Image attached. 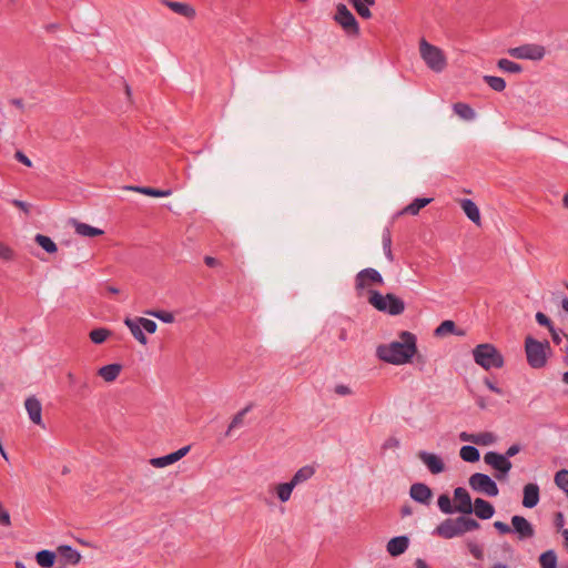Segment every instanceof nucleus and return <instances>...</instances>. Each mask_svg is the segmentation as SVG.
I'll use <instances>...</instances> for the list:
<instances>
[{"instance_id": "1", "label": "nucleus", "mask_w": 568, "mask_h": 568, "mask_svg": "<svg viewBox=\"0 0 568 568\" xmlns=\"http://www.w3.org/2000/svg\"><path fill=\"white\" fill-rule=\"evenodd\" d=\"M400 341L381 344L376 347V357L392 365H404L412 361L417 352V338L407 331L399 334Z\"/></svg>"}, {"instance_id": "2", "label": "nucleus", "mask_w": 568, "mask_h": 568, "mask_svg": "<svg viewBox=\"0 0 568 568\" xmlns=\"http://www.w3.org/2000/svg\"><path fill=\"white\" fill-rule=\"evenodd\" d=\"M479 523L468 516H459L456 518H447L443 520L433 531L432 535L439 536L444 539H453L463 536L466 532L477 530Z\"/></svg>"}, {"instance_id": "3", "label": "nucleus", "mask_w": 568, "mask_h": 568, "mask_svg": "<svg viewBox=\"0 0 568 568\" xmlns=\"http://www.w3.org/2000/svg\"><path fill=\"white\" fill-rule=\"evenodd\" d=\"M473 357L475 363L486 371L501 368L505 364L503 354L490 343L477 345L473 349Z\"/></svg>"}, {"instance_id": "4", "label": "nucleus", "mask_w": 568, "mask_h": 568, "mask_svg": "<svg viewBox=\"0 0 568 568\" xmlns=\"http://www.w3.org/2000/svg\"><path fill=\"white\" fill-rule=\"evenodd\" d=\"M369 303L379 312L396 316L405 311V302L395 294L383 295L378 291H371Z\"/></svg>"}, {"instance_id": "5", "label": "nucleus", "mask_w": 568, "mask_h": 568, "mask_svg": "<svg viewBox=\"0 0 568 568\" xmlns=\"http://www.w3.org/2000/svg\"><path fill=\"white\" fill-rule=\"evenodd\" d=\"M419 53L425 64L434 72L440 73L447 65V59L444 51L429 43L425 39L419 42Z\"/></svg>"}, {"instance_id": "6", "label": "nucleus", "mask_w": 568, "mask_h": 568, "mask_svg": "<svg viewBox=\"0 0 568 568\" xmlns=\"http://www.w3.org/2000/svg\"><path fill=\"white\" fill-rule=\"evenodd\" d=\"M549 348L547 341L539 342L531 336H527L525 339V351L527 362L532 368H541L547 363L546 351Z\"/></svg>"}, {"instance_id": "7", "label": "nucleus", "mask_w": 568, "mask_h": 568, "mask_svg": "<svg viewBox=\"0 0 568 568\" xmlns=\"http://www.w3.org/2000/svg\"><path fill=\"white\" fill-rule=\"evenodd\" d=\"M124 325L130 329L133 337L142 345L148 344V337L144 332L153 334L156 332L158 324L145 317H134L124 320Z\"/></svg>"}, {"instance_id": "8", "label": "nucleus", "mask_w": 568, "mask_h": 568, "mask_svg": "<svg viewBox=\"0 0 568 568\" xmlns=\"http://www.w3.org/2000/svg\"><path fill=\"white\" fill-rule=\"evenodd\" d=\"M334 20L343 28L346 34L352 37L359 36V24L346 4H337Z\"/></svg>"}, {"instance_id": "9", "label": "nucleus", "mask_w": 568, "mask_h": 568, "mask_svg": "<svg viewBox=\"0 0 568 568\" xmlns=\"http://www.w3.org/2000/svg\"><path fill=\"white\" fill-rule=\"evenodd\" d=\"M469 486L473 490L489 497H496L499 494L496 481L490 476L483 473L473 474L469 477Z\"/></svg>"}, {"instance_id": "10", "label": "nucleus", "mask_w": 568, "mask_h": 568, "mask_svg": "<svg viewBox=\"0 0 568 568\" xmlns=\"http://www.w3.org/2000/svg\"><path fill=\"white\" fill-rule=\"evenodd\" d=\"M484 462L491 466L496 471V478L498 480H504L507 478L508 473L510 471L513 464L504 454H499L494 450H489L484 456Z\"/></svg>"}, {"instance_id": "11", "label": "nucleus", "mask_w": 568, "mask_h": 568, "mask_svg": "<svg viewBox=\"0 0 568 568\" xmlns=\"http://www.w3.org/2000/svg\"><path fill=\"white\" fill-rule=\"evenodd\" d=\"M508 53L516 59L540 61L546 55V49L541 44L527 43L519 47L510 48Z\"/></svg>"}, {"instance_id": "12", "label": "nucleus", "mask_w": 568, "mask_h": 568, "mask_svg": "<svg viewBox=\"0 0 568 568\" xmlns=\"http://www.w3.org/2000/svg\"><path fill=\"white\" fill-rule=\"evenodd\" d=\"M67 379L73 395L84 397L92 390L88 376L79 377L72 372H68Z\"/></svg>"}, {"instance_id": "13", "label": "nucleus", "mask_w": 568, "mask_h": 568, "mask_svg": "<svg viewBox=\"0 0 568 568\" xmlns=\"http://www.w3.org/2000/svg\"><path fill=\"white\" fill-rule=\"evenodd\" d=\"M513 531L518 535L520 540L532 538L535 536V528L530 521L525 517L515 515L511 517Z\"/></svg>"}, {"instance_id": "14", "label": "nucleus", "mask_w": 568, "mask_h": 568, "mask_svg": "<svg viewBox=\"0 0 568 568\" xmlns=\"http://www.w3.org/2000/svg\"><path fill=\"white\" fill-rule=\"evenodd\" d=\"M454 498L456 501V513L463 515H470L474 511L473 503L469 493L464 487H457L454 490Z\"/></svg>"}, {"instance_id": "15", "label": "nucleus", "mask_w": 568, "mask_h": 568, "mask_svg": "<svg viewBox=\"0 0 568 568\" xmlns=\"http://www.w3.org/2000/svg\"><path fill=\"white\" fill-rule=\"evenodd\" d=\"M382 274L372 267L359 271L355 277V287L357 291H362L366 287L368 282L383 284Z\"/></svg>"}, {"instance_id": "16", "label": "nucleus", "mask_w": 568, "mask_h": 568, "mask_svg": "<svg viewBox=\"0 0 568 568\" xmlns=\"http://www.w3.org/2000/svg\"><path fill=\"white\" fill-rule=\"evenodd\" d=\"M190 449H191V446H189V445L181 447L180 449H178L171 454L151 458L150 464L155 468L166 467L169 465H172V464L179 462L181 458H183L190 452Z\"/></svg>"}, {"instance_id": "17", "label": "nucleus", "mask_w": 568, "mask_h": 568, "mask_svg": "<svg viewBox=\"0 0 568 568\" xmlns=\"http://www.w3.org/2000/svg\"><path fill=\"white\" fill-rule=\"evenodd\" d=\"M24 407L28 413L29 419L38 425L44 428V424L42 423V404L41 402L34 396L31 395L27 397L24 402Z\"/></svg>"}, {"instance_id": "18", "label": "nucleus", "mask_w": 568, "mask_h": 568, "mask_svg": "<svg viewBox=\"0 0 568 568\" xmlns=\"http://www.w3.org/2000/svg\"><path fill=\"white\" fill-rule=\"evenodd\" d=\"M418 457L432 474L437 475L445 470L444 460L438 455L420 450Z\"/></svg>"}, {"instance_id": "19", "label": "nucleus", "mask_w": 568, "mask_h": 568, "mask_svg": "<svg viewBox=\"0 0 568 568\" xmlns=\"http://www.w3.org/2000/svg\"><path fill=\"white\" fill-rule=\"evenodd\" d=\"M523 506L534 508L540 500V488L536 483L526 484L523 488Z\"/></svg>"}, {"instance_id": "20", "label": "nucleus", "mask_w": 568, "mask_h": 568, "mask_svg": "<svg viewBox=\"0 0 568 568\" xmlns=\"http://www.w3.org/2000/svg\"><path fill=\"white\" fill-rule=\"evenodd\" d=\"M409 496L416 503L428 505L432 497V489L423 483H415L410 486Z\"/></svg>"}, {"instance_id": "21", "label": "nucleus", "mask_w": 568, "mask_h": 568, "mask_svg": "<svg viewBox=\"0 0 568 568\" xmlns=\"http://www.w3.org/2000/svg\"><path fill=\"white\" fill-rule=\"evenodd\" d=\"M409 546V538L405 535L393 537L386 546L387 552L392 557H397L404 554Z\"/></svg>"}, {"instance_id": "22", "label": "nucleus", "mask_w": 568, "mask_h": 568, "mask_svg": "<svg viewBox=\"0 0 568 568\" xmlns=\"http://www.w3.org/2000/svg\"><path fill=\"white\" fill-rule=\"evenodd\" d=\"M162 3L184 18L193 19L196 16L195 9L189 3L172 0H163Z\"/></svg>"}, {"instance_id": "23", "label": "nucleus", "mask_w": 568, "mask_h": 568, "mask_svg": "<svg viewBox=\"0 0 568 568\" xmlns=\"http://www.w3.org/2000/svg\"><path fill=\"white\" fill-rule=\"evenodd\" d=\"M57 554L65 564L78 565L81 560V554L78 549L69 545H61L57 548Z\"/></svg>"}, {"instance_id": "24", "label": "nucleus", "mask_w": 568, "mask_h": 568, "mask_svg": "<svg viewBox=\"0 0 568 568\" xmlns=\"http://www.w3.org/2000/svg\"><path fill=\"white\" fill-rule=\"evenodd\" d=\"M473 507L476 516L484 520L490 519L495 514L494 506L483 498H476Z\"/></svg>"}, {"instance_id": "25", "label": "nucleus", "mask_w": 568, "mask_h": 568, "mask_svg": "<svg viewBox=\"0 0 568 568\" xmlns=\"http://www.w3.org/2000/svg\"><path fill=\"white\" fill-rule=\"evenodd\" d=\"M122 371V365L118 363L108 364L99 368L98 375L105 382L111 383L118 378Z\"/></svg>"}, {"instance_id": "26", "label": "nucleus", "mask_w": 568, "mask_h": 568, "mask_svg": "<svg viewBox=\"0 0 568 568\" xmlns=\"http://www.w3.org/2000/svg\"><path fill=\"white\" fill-rule=\"evenodd\" d=\"M348 2L354 7L361 18H372L371 8L375 4V0H348Z\"/></svg>"}, {"instance_id": "27", "label": "nucleus", "mask_w": 568, "mask_h": 568, "mask_svg": "<svg viewBox=\"0 0 568 568\" xmlns=\"http://www.w3.org/2000/svg\"><path fill=\"white\" fill-rule=\"evenodd\" d=\"M57 551L42 549L36 554L37 564L42 568H51L57 560Z\"/></svg>"}, {"instance_id": "28", "label": "nucleus", "mask_w": 568, "mask_h": 568, "mask_svg": "<svg viewBox=\"0 0 568 568\" xmlns=\"http://www.w3.org/2000/svg\"><path fill=\"white\" fill-rule=\"evenodd\" d=\"M126 189L153 197H166L172 194L171 189L161 190L150 186H128Z\"/></svg>"}, {"instance_id": "29", "label": "nucleus", "mask_w": 568, "mask_h": 568, "mask_svg": "<svg viewBox=\"0 0 568 568\" xmlns=\"http://www.w3.org/2000/svg\"><path fill=\"white\" fill-rule=\"evenodd\" d=\"M447 333L455 334L457 336H464L465 332L463 329H458L455 323L450 320H446L442 322L435 329V336L442 337Z\"/></svg>"}, {"instance_id": "30", "label": "nucleus", "mask_w": 568, "mask_h": 568, "mask_svg": "<svg viewBox=\"0 0 568 568\" xmlns=\"http://www.w3.org/2000/svg\"><path fill=\"white\" fill-rule=\"evenodd\" d=\"M462 209L466 216L474 223H479L480 212L476 203L470 199H464L462 201Z\"/></svg>"}, {"instance_id": "31", "label": "nucleus", "mask_w": 568, "mask_h": 568, "mask_svg": "<svg viewBox=\"0 0 568 568\" xmlns=\"http://www.w3.org/2000/svg\"><path fill=\"white\" fill-rule=\"evenodd\" d=\"M315 474V468L311 465H306L301 467L291 478V483L294 484V486H298L300 484L305 483L310 478L313 477Z\"/></svg>"}, {"instance_id": "32", "label": "nucleus", "mask_w": 568, "mask_h": 568, "mask_svg": "<svg viewBox=\"0 0 568 568\" xmlns=\"http://www.w3.org/2000/svg\"><path fill=\"white\" fill-rule=\"evenodd\" d=\"M74 229H75L77 234L84 236V237L99 236L104 233L103 230H101L99 227L91 226V225H89L87 223H82V222H74Z\"/></svg>"}, {"instance_id": "33", "label": "nucleus", "mask_w": 568, "mask_h": 568, "mask_svg": "<svg viewBox=\"0 0 568 568\" xmlns=\"http://www.w3.org/2000/svg\"><path fill=\"white\" fill-rule=\"evenodd\" d=\"M453 110L463 120L471 121L476 118V112L467 103L457 102L453 105Z\"/></svg>"}, {"instance_id": "34", "label": "nucleus", "mask_w": 568, "mask_h": 568, "mask_svg": "<svg viewBox=\"0 0 568 568\" xmlns=\"http://www.w3.org/2000/svg\"><path fill=\"white\" fill-rule=\"evenodd\" d=\"M382 244H383V252L385 254V257L388 262H394V255L392 251V232L390 229L387 226L383 230L382 233Z\"/></svg>"}, {"instance_id": "35", "label": "nucleus", "mask_w": 568, "mask_h": 568, "mask_svg": "<svg viewBox=\"0 0 568 568\" xmlns=\"http://www.w3.org/2000/svg\"><path fill=\"white\" fill-rule=\"evenodd\" d=\"M432 201V197H417L404 209L403 213L416 215L423 207L428 205Z\"/></svg>"}, {"instance_id": "36", "label": "nucleus", "mask_w": 568, "mask_h": 568, "mask_svg": "<svg viewBox=\"0 0 568 568\" xmlns=\"http://www.w3.org/2000/svg\"><path fill=\"white\" fill-rule=\"evenodd\" d=\"M460 458L467 463H476L480 458L479 450L473 445H465L459 450Z\"/></svg>"}, {"instance_id": "37", "label": "nucleus", "mask_w": 568, "mask_h": 568, "mask_svg": "<svg viewBox=\"0 0 568 568\" xmlns=\"http://www.w3.org/2000/svg\"><path fill=\"white\" fill-rule=\"evenodd\" d=\"M34 242L40 245L47 253H55L58 251L57 244L54 241L43 234H37L34 237Z\"/></svg>"}, {"instance_id": "38", "label": "nucleus", "mask_w": 568, "mask_h": 568, "mask_svg": "<svg viewBox=\"0 0 568 568\" xmlns=\"http://www.w3.org/2000/svg\"><path fill=\"white\" fill-rule=\"evenodd\" d=\"M557 555L552 549H549L539 556V564L541 568H557Z\"/></svg>"}, {"instance_id": "39", "label": "nucleus", "mask_w": 568, "mask_h": 568, "mask_svg": "<svg viewBox=\"0 0 568 568\" xmlns=\"http://www.w3.org/2000/svg\"><path fill=\"white\" fill-rule=\"evenodd\" d=\"M252 409V404L245 406L243 409H241L231 420L229 427H227V430L225 433L226 436H230L231 435V432L236 428V427H240L242 424H243V420H244V416Z\"/></svg>"}, {"instance_id": "40", "label": "nucleus", "mask_w": 568, "mask_h": 568, "mask_svg": "<svg viewBox=\"0 0 568 568\" xmlns=\"http://www.w3.org/2000/svg\"><path fill=\"white\" fill-rule=\"evenodd\" d=\"M555 485L568 497V469H560L555 474Z\"/></svg>"}, {"instance_id": "41", "label": "nucleus", "mask_w": 568, "mask_h": 568, "mask_svg": "<svg viewBox=\"0 0 568 568\" xmlns=\"http://www.w3.org/2000/svg\"><path fill=\"white\" fill-rule=\"evenodd\" d=\"M483 80L485 81V83L488 84V87L491 90H494L496 92H501L506 88V81L503 78H500V77L484 75Z\"/></svg>"}, {"instance_id": "42", "label": "nucleus", "mask_w": 568, "mask_h": 568, "mask_svg": "<svg viewBox=\"0 0 568 568\" xmlns=\"http://www.w3.org/2000/svg\"><path fill=\"white\" fill-rule=\"evenodd\" d=\"M497 67L508 73H520L523 71V67L519 63L505 58L498 60Z\"/></svg>"}, {"instance_id": "43", "label": "nucleus", "mask_w": 568, "mask_h": 568, "mask_svg": "<svg viewBox=\"0 0 568 568\" xmlns=\"http://www.w3.org/2000/svg\"><path fill=\"white\" fill-rule=\"evenodd\" d=\"M295 488L294 484L291 481L280 484L276 487L277 497L282 503H286L290 500L293 489Z\"/></svg>"}, {"instance_id": "44", "label": "nucleus", "mask_w": 568, "mask_h": 568, "mask_svg": "<svg viewBox=\"0 0 568 568\" xmlns=\"http://www.w3.org/2000/svg\"><path fill=\"white\" fill-rule=\"evenodd\" d=\"M437 505L442 513L446 515H452L456 513L455 506H453L450 497L446 494H443L437 499Z\"/></svg>"}, {"instance_id": "45", "label": "nucleus", "mask_w": 568, "mask_h": 568, "mask_svg": "<svg viewBox=\"0 0 568 568\" xmlns=\"http://www.w3.org/2000/svg\"><path fill=\"white\" fill-rule=\"evenodd\" d=\"M497 440V437L494 433L483 432L475 434V445L479 446H489Z\"/></svg>"}, {"instance_id": "46", "label": "nucleus", "mask_w": 568, "mask_h": 568, "mask_svg": "<svg viewBox=\"0 0 568 568\" xmlns=\"http://www.w3.org/2000/svg\"><path fill=\"white\" fill-rule=\"evenodd\" d=\"M110 335V331L106 328H95L90 332V339L94 344H102Z\"/></svg>"}, {"instance_id": "47", "label": "nucleus", "mask_w": 568, "mask_h": 568, "mask_svg": "<svg viewBox=\"0 0 568 568\" xmlns=\"http://www.w3.org/2000/svg\"><path fill=\"white\" fill-rule=\"evenodd\" d=\"M146 315L153 316L165 324H170L174 321V315L171 312L165 311H145Z\"/></svg>"}, {"instance_id": "48", "label": "nucleus", "mask_w": 568, "mask_h": 568, "mask_svg": "<svg viewBox=\"0 0 568 568\" xmlns=\"http://www.w3.org/2000/svg\"><path fill=\"white\" fill-rule=\"evenodd\" d=\"M549 333L551 335L552 342L556 345H559L562 342V338H566L567 345L565 347V352L568 354V335H566L562 329H559V328H556V327H551Z\"/></svg>"}, {"instance_id": "49", "label": "nucleus", "mask_w": 568, "mask_h": 568, "mask_svg": "<svg viewBox=\"0 0 568 568\" xmlns=\"http://www.w3.org/2000/svg\"><path fill=\"white\" fill-rule=\"evenodd\" d=\"M467 548L474 558H476L477 560H483L484 550L479 544H477L476 541H467Z\"/></svg>"}, {"instance_id": "50", "label": "nucleus", "mask_w": 568, "mask_h": 568, "mask_svg": "<svg viewBox=\"0 0 568 568\" xmlns=\"http://www.w3.org/2000/svg\"><path fill=\"white\" fill-rule=\"evenodd\" d=\"M14 257L13 250L6 245L4 243L0 242V258L3 261H11Z\"/></svg>"}, {"instance_id": "51", "label": "nucleus", "mask_w": 568, "mask_h": 568, "mask_svg": "<svg viewBox=\"0 0 568 568\" xmlns=\"http://www.w3.org/2000/svg\"><path fill=\"white\" fill-rule=\"evenodd\" d=\"M536 321L539 325L547 327L548 331H550L551 327H555L552 325V322L550 321V318L547 315H545L542 312H537Z\"/></svg>"}, {"instance_id": "52", "label": "nucleus", "mask_w": 568, "mask_h": 568, "mask_svg": "<svg viewBox=\"0 0 568 568\" xmlns=\"http://www.w3.org/2000/svg\"><path fill=\"white\" fill-rule=\"evenodd\" d=\"M9 202L12 205L17 206L18 209H20L26 215L30 214L31 204H29L28 202H24V201H21V200H17V199L9 200Z\"/></svg>"}, {"instance_id": "53", "label": "nucleus", "mask_w": 568, "mask_h": 568, "mask_svg": "<svg viewBox=\"0 0 568 568\" xmlns=\"http://www.w3.org/2000/svg\"><path fill=\"white\" fill-rule=\"evenodd\" d=\"M0 525L6 526V527L11 525L10 514L7 509L3 508V506L1 504H0Z\"/></svg>"}, {"instance_id": "54", "label": "nucleus", "mask_w": 568, "mask_h": 568, "mask_svg": "<svg viewBox=\"0 0 568 568\" xmlns=\"http://www.w3.org/2000/svg\"><path fill=\"white\" fill-rule=\"evenodd\" d=\"M494 527L496 530L503 535L510 534L513 529L509 527V525L503 523V521H495Z\"/></svg>"}, {"instance_id": "55", "label": "nucleus", "mask_w": 568, "mask_h": 568, "mask_svg": "<svg viewBox=\"0 0 568 568\" xmlns=\"http://www.w3.org/2000/svg\"><path fill=\"white\" fill-rule=\"evenodd\" d=\"M334 390L339 396H347L352 394V389L345 384H337Z\"/></svg>"}, {"instance_id": "56", "label": "nucleus", "mask_w": 568, "mask_h": 568, "mask_svg": "<svg viewBox=\"0 0 568 568\" xmlns=\"http://www.w3.org/2000/svg\"><path fill=\"white\" fill-rule=\"evenodd\" d=\"M484 384L487 386V388L489 390L494 392L495 394L500 395V396L504 395V390L500 387H498L496 384H494L489 378H485Z\"/></svg>"}, {"instance_id": "57", "label": "nucleus", "mask_w": 568, "mask_h": 568, "mask_svg": "<svg viewBox=\"0 0 568 568\" xmlns=\"http://www.w3.org/2000/svg\"><path fill=\"white\" fill-rule=\"evenodd\" d=\"M14 158L24 165L32 166L31 160L22 151H17Z\"/></svg>"}, {"instance_id": "58", "label": "nucleus", "mask_w": 568, "mask_h": 568, "mask_svg": "<svg viewBox=\"0 0 568 568\" xmlns=\"http://www.w3.org/2000/svg\"><path fill=\"white\" fill-rule=\"evenodd\" d=\"M519 452H520V446L518 444H514L507 448V450L505 452L504 455L507 456L508 459H510L511 457L517 455Z\"/></svg>"}, {"instance_id": "59", "label": "nucleus", "mask_w": 568, "mask_h": 568, "mask_svg": "<svg viewBox=\"0 0 568 568\" xmlns=\"http://www.w3.org/2000/svg\"><path fill=\"white\" fill-rule=\"evenodd\" d=\"M459 439L462 442H467V443H475V434H470V433H467V432H462L459 434Z\"/></svg>"}, {"instance_id": "60", "label": "nucleus", "mask_w": 568, "mask_h": 568, "mask_svg": "<svg viewBox=\"0 0 568 568\" xmlns=\"http://www.w3.org/2000/svg\"><path fill=\"white\" fill-rule=\"evenodd\" d=\"M204 262L205 264L209 266V267H214L217 265V260L215 257H212V256H205L204 258Z\"/></svg>"}, {"instance_id": "61", "label": "nucleus", "mask_w": 568, "mask_h": 568, "mask_svg": "<svg viewBox=\"0 0 568 568\" xmlns=\"http://www.w3.org/2000/svg\"><path fill=\"white\" fill-rule=\"evenodd\" d=\"M10 103L21 110H23L24 108V104H23V101L21 99H18V98H14V99H11L10 100Z\"/></svg>"}, {"instance_id": "62", "label": "nucleus", "mask_w": 568, "mask_h": 568, "mask_svg": "<svg viewBox=\"0 0 568 568\" xmlns=\"http://www.w3.org/2000/svg\"><path fill=\"white\" fill-rule=\"evenodd\" d=\"M399 440L396 438H390L385 443V447H398Z\"/></svg>"}, {"instance_id": "63", "label": "nucleus", "mask_w": 568, "mask_h": 568, "mask_svg": "<svg viewBox=\"0 0 568 568\" xmlns=\"http://www.w3.org/2000/svg\"><path fill=\"white\" fill-rule=\"evenodd\" d=\"M416 568H429L424 559L417 558L415 561Z\"/></svg>"}, {"instance_id": "64", "label": "nucleus", "mask_w": 568, "mask_h": 568, "mask_svg": "<svg viewBox=\"0 0 568 568\" xmlns=\"http://www.w3.org/2000/svg\"><path fill=\"white\" fill-rule=\"evenodd\" d=\"M561 535L564 537V546L568 550V529H562Z\"/></svg>"}]
</instances>
